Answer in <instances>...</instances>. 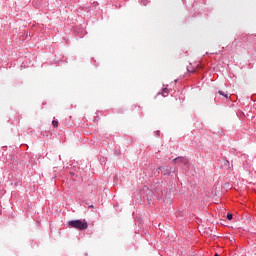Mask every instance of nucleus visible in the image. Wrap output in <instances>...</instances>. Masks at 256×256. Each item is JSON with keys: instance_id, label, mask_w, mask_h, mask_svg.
<instances>
[{"instance_id": "8", "label": "nucleus", "mask_w": 256, "mask_h": 256, "mask_svg": "<svg viewBox=\"0 0 256 256\" xmlns=\"http://www.w3.org/2000/svg\"><path fill=\"white\" fill-rule=\"evenodd\" d=\"M89 207H90V208H93V205H90Z\"/></svg>"}, {"instance_id": "4", "label": "nucleus", "mask_w": 256, "mask_h": 256, "mask_svg": "<svg viewBox=\"0 0 256 256\" xmlns=\"http://www.w3.org/2000/svg\"><path fill=\"white\" fill-rule=\"evenodd\" d=\"M161 95L162 97H169V89L164 88Z\"/></svg>"}, {"instance_id": "1", "label": "nucleus", "mask_w": 256, "mask_h": 256, "mask_svg": "<svg viewBox=\"0 0 256 256\" xmlns=\"http://www.w3.org/2000/svg\"><path fill=\"white\" fill-rule=\"evenodd\" d=\"M69 227H72L73 229H78L79 231H85L87 229L88 224L87 221H81V220H72L68 222Z\"/></svg>"}, {"instance_id": "5", "label": "nucleus", "mask_w": 256, "mask_h": 256, "mask_svg": "<svg viewBox=\"0 0 256 256\" xmlns=\"http://www.w3.org/2000/svg\"><path fill=\"white\" fill-rule=\"evenodd\" d=\"M53 127H59V122L57 120L52 121Z\"/></svg>"}, {"instance_id": "3", "label": "nucleus", "mask_w": 256, "mask_h": 256, "mask_svg": "<svg viewBox=\"0 0 256 256\" xmlns=\"http://www.w3.org/2000/svg\"><path fill=\"white\" fill-rule=\"evenodd\" d=\"M174 163H183L184 165H187V163H189V161H187V159L183 158V157H177L173 160Z\"/></svg>"}, {"instance_id": "7", "label": "nucleus", "mask_w": 256, "mask_h": 256, "mask_svg": "<svg viewBox=\"0 0 256 256\" xmlns=\"http://www.w3.org/2000/svg\"><path fill=\"white\" fill-rule=\"evenodd\" d=\"M231 219H233V214H227V220L231 221Z\"/></svg>"}, {"instance_id": "6", "label": "nucleus", "mask_w": 256, "mask_h": 256, "mask_svg": "<svg viewBox=\"0 0 256 256\" xmlns=\"http://www.w3.org/2000/svg\"><path fill=\"white\" fill-rule=\"evenodd\" d=\"M218 95H221L222 97H227V94H225V92H223V91H219Z\"/></svg>"}, {"instance_id": "9", "label": "nucleus", "mask_w": 256, "mask_h": 256, "mask_svg": "<svg viewBox=\"0 0 256 256\" xmlns=\"http://www.w3.org/2000/svg\"><path fill=\"white\" fill-rule=\"evenodd\" d=\"M215 256H219V254H215Z\"/></svg>"}, {"instance_id": "2", "label": "nucleus", "mask_w": 256, "mask_h": 256, "mask_svg": "<svg viewBox=\"0 0 256 256\" xmlns=\"http://www.w3.org/2000/svg\"><path fill=\"white\" fill-rule=\"evenodd\" d=\"M173 168L167 167H159V171H162L163 175H170Z\"/></svg>"}]
</instances>
